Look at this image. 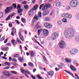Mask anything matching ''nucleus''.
<instances>
[{"label": "nucleus", "mask_w": 79, "mask_h": 79, "mask_svg": "<svg viewBox=\"0 0 79 79\" xmlns=\"http://www.w3.org/2000/svg\"><path fill=\"white\" fill-rule=\"evenodd\" d=\"M14 56L15 58H18L19 56V55L18 54H15L14 55Z\"/></svg>", "instance_id": "nucleus-45"}, {"label": "nucleus", "mask_w": 79, "mask_h": 79, "mask_svg": "<svg viewBox=\"0 0 79 79\" xmlns=\"http://www.w3.org/2000/svg\"><path fill=\"white\" fill-rule=\"evenodd\" d=\"M50 19V18L47 17H46L45 18V20L46 21H49Z\"/></svg>", "instance_id": "nucleus-32"}, {"label": "nucleus", "mask_w": 79, "mask_h": 79, "mask_svg": "<svg viewBox=\"0 0 79 79\" xmlns=\"http://www.w3.org/2000/svg\"><path fill=\"white\" fill-rule=\"evenodd\" d=\"M57 36H58V32H55L52 35L51 37L53 40H55Z\"/></svg>", "instance_id": "nucleus-6"}, {"label": "nucleus", "mask_w": 79, "mask_h": 79, "mask_svg": "<svg viewBox=\"0 0 79 79\" xmlns=\"http://www.w3.org/2000/svg\"><path fill=\"white\" fill-rule=\"evenodd\" d=\"M12 6L14 7V8H16V5L15 3L12 4Z\"/></svg>", "instance_id": "nucleus-41"}, {"label": "nucleus", "mask_w": 79, "mask_h": 79, "mask_svg": "<svg viewBox=\"0 0 79 79\" xmlns=\"http://www.w3.org/2000/svg\"><path fill=\"white\" fill-rule=\"evenodd\" d=\"M13 10L12 7H6V9L5 10V12L6 13H9L11 10Z\"/></svg>", "instance_id": "nucleus-8"}, {"label": "nucleus", "mask_w": 79, "mask_h": 79, "mask_svg": "<svg viewBox=\"0 0 79 79\" xmlns=\"http://www.w3.org/2000/svg\"><path fill=\"white\" fill-rule=\"evenodd\" d=\"M23 23H26V19L24 18H22L21 19Z\"/></svg>", "instance_id": "nucleus-22"}, {"label": "nucleus", "mask_w": 79, "mask_h": 79, "mask_svg": "<svg viewBox=\"0 0 79 79\" xmlns=\"http://www.w3.org/2000/svg\"><path fill=\"white\" fill-rule=\"evenodd\" d=\"M15 21L17 24H20L18 20H15Z\"/></svg>", "instance_id": "nucleus-47"}, {"label": "nucleus", "mask_w": 79, "mask_h": 79, "mask_svg": "<svg viewBox=\"0 0 79 79\" xmlns=\"http://www.w3.org/2000/svg\"><path fill=\"white\" fill-rule=\"evenodd\" d=\"M42 30H43L42 29H38V30L37 32L38 33V35H39L40 34V32H42Z\"/></svg>", "instance_id": "nucleus-20"}, {"label": "nucleus", "mask_w": 79, "mask_h": 79, "mask_svg": "<svg viewBox=\"0 0 79 79\" xmlns=\"http://www.w3.org/2000/svg\"><path fill=\"white\" fill-rule=\"evenodd\" d=\"M49 13V10H46L45 12H44L42 13L43 15L44 16H46V15H47Z\"/></svg>", "instance_id": "nucleus-13"}, {"label": "nucleus", "mask_w": 79, "mask_h": 79, "mask_svg": "<svg viewBox=\"0 0 79 79\" xmlns=\"http://www.w3.org/2000/svg\"><path fill=\"white\" fill-rule=\"evenodd\" d=\"M10 68V67L8 66H7L6 67L3 68V69H8Z\"/></svg>", "instance_id": "nucleus-53"}, {"label": "nucleus", "mask_w": 79, "mask_h": 79, "mask_svg": "<svg viewBox=\"0 0 79 79\" xmlns=\"http://www.w3.org/2000/svg\"><path fill=\"white\" fill-rule=\"evenodd\" d=\"M66 46V44L63 41H61L59 43V46L60 48H64Z\"/></svg>", "instance_id": "nucleus-3"}, {"label": "nucleus", "mask_w": 79, "mask_h": 79, "mask_svg": "<svg viewBox=\"0 0 79 79\" xmlns=\"http://www.w3.org/2000/svg\"><path fill=\"white\" fill-rule=\"evenodd\" d=\"M13 64L14 66H16L17 65V64L16 63H14Z\"/></svg>", "instance_id": "nucleus-63"}, {"label": "nucleus", "mask_w": 79, "mask_h": 79, "mask_svg": "<svg viewBox=\"0 0 79 79\" xmlns=\"http://www.w3.org/2000/svg\"><path fill=\"white\" fill-rule=\"evenodd\" d=\"M20 71L21 73H23V74H24L25 71L24 69H23V68H21L20 69Z\"/></svg>", "instance_id": "nucleus-26"}, {"label": "nucleus", "mask_w": 79, "mask_h": 79, "mask_svg": "<svg viewBox=\"0 0 79 79\" xmlns=\"http://www.w3.org/2000/svg\"><path fill=\"white\" fill-rule=\"evenodd\" d=\"M65 60L67 63H71V60L68 58H66Z\"/></svg>", "instance_id": "nucleus-18"}, {"label": "nucleus", "mask_w": 79, "mask_h": 79, "mask_svg": "<svg viewBox=\"0 0 79 79\" xmlns=\"http://www.w3.org/2000/svg\"><path fill=\"white\" fill-rule=\"evenodd\" d=\"M6 45H7V46H11V44H10V43H8Z\"/></svg>", "instance_id": "nucleus-62"}, {"label": "nucleus", "mask_w": 79, "mask_h": 79, "mask_svg": "<svg viewBox=\"0 0 79 79\" xmlns=\"http://www.w3.org/2000/svg\"><path fill=\"white\" fill-rule=\"evenodd\" d=\"M11 73L12 74H17V72H16L15 71H10Z\"/></svg>", "instance_id": "nucleus-40"}, {"label": "nucleus", "mask_w": 79, "mask_h": 79, "mask_svg": "<svg viewBox=\"0 0 79 79\" xmlns=\"http://www.w3.org/2000/svg\"><path fill=\"white\" fill-rule=\"evenodd\" d=\"M55 69L56 71H58L60 70V69L57 68H56Z\"/></svg>", "instance_id": "nucleus-54"}, {"label": "nucleus", "mask_w": 79, "mask_h": 79, "mask_svg": "<svg viewBox=\"0 0 79 79\" xmlns=\"http://www.w3.org/2000/svg\"><path fill=\"white\" fill-rule=\"evenodd\" d=\"M24 8H25V10H27L28 8H29V6L27 5H25L24 6Z\"/></svg>", "instance_id": "nucleus-36"}, {"label": "nucleus", "mask_w": 79, "mask_h": 79, "mask_svg": "<svg viewBox=\"0 0 79 79\" xmlns=\"http://www.w3.org/2000/svg\"><path fill=\"white\" fill-rule=\"evenodd\" d=\"M71 8V7L69 6H68L67 7V10H69V9H70Z\"/></svg>", "instance_id": "nucleus-60"}, {"label": "nucleus", "mask_w": 79, "mask_h": 79, "mask_svg": "<svg viewBox=\"0 0 79 79\" xmlns=\"http://www.w3.org/2000/svg\"><path fill=\"white\" fill-rule=\"evenodd\" d=\"M61 5V2H57L56 4V6L58 7L60 6Z\"/></svg>", "instance_id": "nucleus-24"}, {"label": "nucleus", "mask_w": 79, "mask_h": 79, "mask_svg": "<svg viewBox=\"0 0 79 79\" xmlns=\"http://www.w3.org/2000/svg\"><path fill=\"white\" fill-rule=\"evenodd\" d=\"M20 62H23L24 61V59L23 57H20Z\"/></svg>", "instance_id": "nucleus-31"}, {"label": "nucleus", "mask_w": 79, "mask_h": 79, "mask_svg": "<svg viewBox=\"0 0 79 79\" xmlns=\"http://www.w3.org/2000/svg\"><path fill=\"white\" fill-rule=\"evenodd\" d=\"M78 4L79 2L76 0H72L69 3L70 6L73 7H76Z\"/></svg>", "instance_id": "nucleus-2"}, {"label": "nucleus", "mask_w": 79, "mask_h": 79, "mask_svg": "<svg viewBox=\"0 0 79 79\" xmlns=\"http://www.w3.org/2000/svg\"><path fill=\"white\" fill-rule=\"evenodd\" d=\"M20 38L22 41H24V37L21 35H20Z\"/></svg>", "instance_id": "nucleus-38"}, {"label": "nucleus", "mask_w": 79, "mask_h": 79, "mask_svg": "<svg viewBox=\"0 0 79 79\" xmlns=\"http://www.w3.org/2000/svg\"><path fill=\"white\" fill-rule=\"evenodd\" d=\"M29 66H30L32 67L33 66V64L32 63H31V62H29Z\"/></svg>", "instance_id": "nucleus-49"}, {"label": "nucleus", "mask_w": 79, "mask_h": 79, "mask_svg": "<svg viewBox=\"0 0 79 79\" xmlns=\"http://www.w3.org/2000/svg\"><path fill=\"white\" fill-rule=\"evenodd\" d=\"M78 52V49L76 48H74L72 49V51H70V53L71 55H75Z\"/></svg>", "instance_id": "nucleus-4"}, {"label": "nucleus", "mask_w": 79, "mask_h": 79, "mask_svg": "<svg viewBox=\"0 0 79 79\" xmlns=\"http://www.w3.org/2000/svg\"><path fill=\"white\" fill-rule=\"evenodd\" d=\"M37 76L38 79H42V78L39 75H37Z\"/></svg>", "instance_id": "nucleus-35"}, {"label": "nucleus", "mask_w": 79, "mask_h": 79, "mask_svg": "<svg viewBox=\"0 0 79 79\" xmlns=\"http://www.w3.org/2000/svg\"><path fill=\"white\" fill-rule=\"evenodd\" d=\"M10 19V16L9 15L6 18V21H8V20H9V19Z\"/></svg>", "instance_id": "nucleus-46"}, {"label": "nucleus", "mask_w": 79, "mask_h": 79, "mask_svg": "<svg viewBox=\"0 0 79 79\" xmlns=\"http://www.w3.org/2000/svg\"><path fill=\"white\" fill-rule=\"evenodd\" d=\"M39 6L38 5L36 4V5L33 8H32L33 10H36L38 8Z\"/></svg>", "instance_id": "nucleus-17"}, {"label": "nucleus", "mask_w": 79, "mask_h": 79, "mask_svg": "<svg viewBox=\"0 0 79 79\" xmlns=\"http://www.w3.org/2000/svg\"><path fill=\"white\" fill-rule=\"evenodd\" d=\"M62 17H66V18H72V15L70 14H69L68 13H64L62 15Z\"/></svg>", "instance_id": "nucleus-7"}, {"label": "nucleus", "mask_w": 79, "mask_h": 79, "mask_svg": "<svg viewBox=\"0 0 79 79\" xmlns=\"http://www.w3.org/2000/svg\"><path fill=\"white\" fill-rule=\"evenodd\" d=\"M12 31L11 32V35L13 36H14V33H16V29L14 27H12L11 29Z\"/></svg>", "instance_id": "nucleus-11"}, {"label": "nucleus", "mask_w": 79, "mask_h": 79, "mask_svg": "<svg viewBox=\"0 0 79 79\" xmlns=\"http://www.w3.org/2000/svg\"><path fill=\"white\" fill-rule=\"evenodd\" d=\"M68 74H70V75H71V76H72L73 77H74V75H73V74L72 73H71V72L69 71V73H68Z\"/></svg>", "instance_id": "nucleus-30"}, {"label": "nucleus", "mask_w": 79, "mask_h": 79, "mask_svg": "<svg viewBox=\"0 0 79 79\" xmlns=\"http://www.w3.org/2000/svg\"><path fill=\"white\" fill-rule=\"evenodd\" d=\"M16 41L18 43H20V39H19V38H17Z\"/></svg>", "instance_id": "nucleus-34"}, {"label": "nucleus", "mask_w": 79, "mask_h": 79, "mask_svg": "<svg viewBox=\"0 0 79 79\" xmlns=\"http://www.w3.org/2000/svg\"><path fill=\"white\" fill-rule=\"evenodd\" d=\"M62 23L60 21H59L58 22V24L59 25V26H60L61 24Z\"/></svg>", "instance_id": "nucleus-43"}, {"label": "nucleus", "mask_w": 79, "mask_h": 79, "mask_svg": "<svg viewBox=\"0 0 79 79\" xmlns=\"http://www.w3.org/2000/svg\"><path fill=\"white\" fill-rule=\"evenodd\" d=\"M57 67H58V68L60 69H62V67L61 66L59 65V64H58L57 65Z\"/></svg>", "instance_id": "nucleus-44"}, {"label": "nucleus", "mask_w": 79, "mask_h": 79, "mask_svg": "<svg viewBox=\"0 0 79 79\" xmlns=\"http://www.w3.org/2000/svg\"><path fill=\"white\" fill-rule=\"evenodd\" d=\"M70 69L73 71H76V68L73 65H70Z\"/></svg>", "instance_id": "nucleus-12"}, {"label": "nucleus", "mask_w": 79, "mask_h": 79, "mask_svg": "<svg viewBox=\"0 0 79 79\" xmlns=\"http://www.w3.org/2000/svg\"><path fill=\"white\" fill-rule=\"evenodd\" d=\"M36 41L37 42V43H38V44L39 45H40V47H42V45L40 44L38 42V41Z\"/></svg>", "instance_id": "nucleus-55"}, {"label": "nucleus", "mask_w": 79, "mask_h": 79, "mask_svg": "<svg viewBox=\"0 0 79 79\" xmlns=\"http://www.w3.org/2000/svg\"><path fill=\"white\" fill-rule=\"evenodd\" d=\"M38 16H39V18H41L42 17V13L41 12H40L39 13Z\"/></svg>", "instance_id": "nucleus-33"}, {"label": "nucleus", "mask_w": 79, "mask_h": 79, "mask_svg": "<svg viewBox=\"0 0 79 79\" xmlns=\"http://www.w3.org/2000/svg\"><path fill=\"white\" fill-rule=\"evenodd\" d=\"M9 60L10 61L11 60V57H9Z\"/></svg>", "instance_id": "nucleus-61"}, {"label": "nucleus", "mask_w": 79, "mask_h": 79, "mask_svg": "<svg viewBox=\"0 0 79 79\" xmlns=\"http://www.w3.org/2000/svg\"><path fill=\"white\" fill-rule=\"evenodd\" d=\"M73 63H74V64H77V61H76V60H74L73 61Z\"/></svg>", "instance_id": "nucleus-58"}, {"label": "nucleus", "mask_w": 79, "mask_h": 79, "mask_svg": "<svg viewBox=\"0 0 79 79\" xmlns=\"http://www.w3.org/2000/svg\"><path fill=\"white\" fill-rule=\"evenodd\" d=\"M40 27H41V26H40V25H39L37 27V29H39V28H40Z\"/></svg>", "instance_id": "nucleus-64"}, {"label": "nucleus", "mask_w": 79, "mask_h": 79, "mask_svg": "<svg viewBox=\"0 0 79 79\" xmlns=\"http://www.w3.org/2000/svg\"><path fill=\"white\" fill-rule=\"evenodd\" d=\"M47 8H46V6H45L44 5L42 7V10H46V9H47Z\"/></svg>", "instance_id": "nucleus-39"}, {"label": "nucleus", "mask_w": 79, "mask_h": 79, "mask_svg": "<svg viewBox=\"0 0 79 79\" xmlns=\"http://www.w3.org/2000/svg\"><path fill=\"white\" fill-rule=\"evenodd\" d=\"M43 57L44 60V61H47V59L46 57H45V56H43Z\"/></svg>", "instance_id": "nucleus-42"}, {"label": "nucleus", "mask_w": 79, "mask_h": 79, "mask_svg": "<svg viewBox=\"0 0 79 79\" xmlns=\"http://www.w3.org/2000/svg\"><path fill=\"white\" fill-rule=\"evenodd\" d=\"M44 26L45 27L48 29H50L52 27V25L49 23H45L44 24Z\"/></svg>", "instance_id": "nucleus-5"}, {"label": "nucleus", "mask_w": 79, "mask_h": 79, "mask_svg": "<svg viewBox=\"0 0 79 79\" xmlns=\"http://www.w3.org/2000/svg\"><path fill=\"white\" fill-rule=\"evenodd\" d=\"M49 32L48 30L46 29H44L43 31V33L44 36H47L48 35Z\"/></svg>", "instance_id": "nucleus-9"}, {"label": "nucleus", "mask_w": 79, "mask_h": 79, "mask_svg": "<svg viewBox=\"0 0 79 79\" xmlns=\"http://www.w3.org/2000/svg\"><path fill=\"white\" fill-rule=\"evenodd\" d=\"M5 64H6V65H7V66H10V63L8 62H5Z\"/></svg>", "instance_id": "nucleus-28"}, {"label": "nucleus", "mask_w": 79, "mask_h": 79, "mask_svg": "<svg viewBox=\"0 0 79 79\" xmlns=\"http://www.w3.org/2000/svg\"><path fill=\"white\" fill-rule=\"evenodd\" d=\"M45 6L47 8H49V7H50V5L49 4H46L45 5Z\"/></svg>", "instance_id": "nucleus-29"}, {"label": "nucleus", "mask_w": 79, "mask_h": 79, "mask_svg": "<svg viewBox=\"0 0 79 79\" xmlns=\"http://www.w3.org/2000/svg\"><path fill=\"white\" fill-rule=\"evenodd\" d=\"M74 31V29L73 28H69L65 31L64 33V35L66 36L68 35H69V34H73Z\"/></svg>", "instance_id": "nucleus-1"}, {"label": "nucleus", "mask_w": 79, "mask_h": 79, "mask_svg": "<svg viewBox=\"0 0 79 79\" xmlns=\"http://www.w3.org/2000/svg\"><path fill=\"white\" fill-rule=\"evenodd\" d=\"M9 27H12V23H9Z\"/></svg>", "instance_id": "nucleus-52"}, {"label": "nucleus", "mask_w": 79, "mask_h": 79, "mask_svg": "<svg viewBox=\"0 0 79 79\" xmlns=\"http://www.w3.org/2000/svg\"><path fill=\"white\" fill-rule=\"evenodd\" d=\"M30 55L31 56H34V52L32 51H30L29 52Z\"/></svg>", "instance_id": "nucleus-16"}, {"label": "nucleus", "mask_w": 79, "mask_h": 79, "mask_svg": "<svg viewBox=\"0 0 79 79\" xmlns=\"http://www.w3.org/2000/svg\"><path fill=\"white\" fill-rule=\"evenodd\" d=\"M34 14V12H33V11H30L28 12V15L30 16H31L32 15Z\"/></svg>", "instance_id": "nucleus-23"}, {"label": "nucleus", "mask_w": 79, "mask_h": 79, "mask_svg": "<svg viewBox=\"0 0 79 79\" xmlns=\"http://www.w3.org/2000/svg\"><path fill=\"white\" fill-rule=\"evenodd\" d=\"M12 61H14V62H17V60L14 59H13Z\"/></svg>", "instance_id": "nucleus-57"}, {"label": "nucleus", "mask_w": 79, "mask_h": 79, "mask_svg": "<svg viewBox=\"0 0 79 79\" xmlns=\"http://www.w3.org/2000/svg\"><path fill=\"white\" fill-rule=\"evenodd\" d=\"M11 42L12 44L13 45H16V40H11Z\"/></svg>", "instance_id": "nucleus-15"}, {"label": "nucleus", "mask_w": 79, "mask_h": 79, "mask_svg": "<svg viewBox=\"0 0 79 79\" xmlns=\"http://www.w3.org/2000/svg\"><path fill=\"white\" fill-rule=\"evenodd\" d=\"M3 74L7 77H10V73H8V72L7 71H4L3 72Z\"/></svg>", "instance_id": "nucleus-10"}, {"label": "nucleus", "mask_w": 79, "mask_h": 79, "mask_svg": "<svg viewBox=\"0 0 79 79\" xmlns=\"http://www.w3.org/2000/svg\"><path fill=\"white\" fill-rule=\"evenodd\" d=\"M8 47H5L4 48H2L1 49V50H2V51H6V50H8Z\"/></svg>", "instance_id": "nucleus-21"}, {"label": "nucleus", "mask_w": 79, "mask_h": 79, "mask_svg": "<svg viewBox=\"0 0 79 79\" xmlns=\"http://www.w3.org/2000/svg\"><path fill=\"white\" fill-rule=\"evenodd\" d=\"M62 20L64 23H67V19L66 18H64Z\"/></svg>", "instance_id": "nucleus-25"}, {"label": "nucleus", "mask_w": 79, "mask_h": 79, "mask_svg": "<svg viewBox=\"0 0 79 79\" xmlns=\"http://www.w3.org/2000/svg\"><path fill=\"white\" fill-rule=\"evenodd\" d=\"M5 36H3L1 39V41H3V40H4V39H5Z\"/></svg>", "instance_id": "nucleus-51"}, {"label": "nucleus", "mask_w": 79, "mask_h": 79, "mask_svg": "<svg viewBox=\"0 0 79 79\" xmlns=\"http://www.w3.org/2000/svg\"><path fill=\"white\" fill-rule=\"evenodd\" d=\"M76 40H78L79 41V36H78L77 37V38H76Z\"/></svg>", "instance_id": "nucleus-59"}, {"label": "nucleus", "mask_w": 79, "mask_h": 79, "mask_svg": "<svg viewBox=\"0 0 79 79\" xmlns=\"http://www.w3.org/2000/svg\"><path fill=\"white\" fill-rule=\"evenodd\" d=\"M47 73L49 75L53 76L54 74V72L53 71H51L48 72Z\"/></svg>", "instance_id": "nucleus-14"}, {"label": "nucleus", "mask_w": 79, "mask_h": 79, "mask_svg": "<svg viewBox=\"0 0 79 79\" xmlns=\"http://www.w3.org/2000/svg\"><path fill=\"white\" fill-rule=\"evenodd\" d=\"M24 72H25V73H27L28 74H29V75H31V73H30V72H29V71H28V70L25 71Z\"/></svg>", "instance_id": "nucleus-37"}, {"label": "nucleus", "mask_w": 79, "mask_h": 79, "mask_svg": "<svg viewBox=\"0 0 79 79\" xmlns=\"http://www.w3.org/2000/svg\"><path fill=\"white\" fill-rule=\"evenodd\" d=\"M39 17L38 16H37V15H36L34 17V18L35 19H36V20H38V19H39Z\"/></svg>", "instance_id": "nucleus-27"}, {"label": "nucleus", "mask_w": 79, "mask_h": 79, "mask_svg": "<svg viewBox=\"0 0 79 79\" xmlns=\"http://www.w3.org/2000/svg\"><path fill=\"white\" fill-rule=\"evenodd\" d=\"M43 5H44V4H42L40 6V7L39 8V9L40 10H41V9H42V6H43Z\"/></svg>", "instance_id": "nucleus-50"}, {"label": "nucleus", "mask_w": 79, "mask_h": 79, "mask_svg": "<svg viewBox=\"0 0 79 79\" xmlns=\"http://www.w3.org/2000/svg\"><path fill=\"white\" fill-rule=\"evenodd\" d=\"M17 8L19 9L17 11L18 13H20V5H18Z\"/></svg>", "instance_id": "nucleus-19"}, {"label": "nucleus", "mask_w": 79, "mask_h": 79, "mask_svg": "<svg viewBox=\"0 0 79 79\" xmlns=\"http://www.w3.org/2000/svg\"><path fill=\"white\" fill-rule=\"evenodd\" d=\"M22 3H23V4H26V3H27L26 1H24L23 2H22Z\"/></svg>", "instance_id": "nucleus-56"}, {"label": "nucleus", "mask_w": 79, "mask_h": 79, "mask_svg": "<svg viewBox=\"0 0 79 79\" xmlns=\"http://www.w3.org/2000/svg\"><path fill=\"white\" fill-rule=\"evenodd\" d=\"M76 76H77V77H75V79H79V77L78 76V75H77L75 74Z\"/></svg>", "instance_id": "nucleus-48"}]
</instances>
